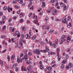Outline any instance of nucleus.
Masks as SVG:
<instances>
[{"mask_svg": "<svg viewBox=\"0 0 73 73\" xmlns=\"http://www.w3.org/2000/svg\"><path fill=\"white\" fill-rule=\"evenodd\" d=\"M56 50L57 52H59L60 51V48H57Z\"/></svg>", "mask_w": 73, "mask_h": 73, "instance_id": "obj_38", "label": "nucleus"}, {"mask_svg": "<svg viewBox=\"0 0 73 73\" xmlns=\"http://www.w3.org/2000/svg\"><path fill=\"white\" fill-rule=\"evenodd\" d=\"M26 64H29H29H31V61L29 60L26 61Z\"/></svg>", "mask_w": 73, "mask_h": 73, "instance_id": "obj_20", "label": "nucleus"}, {"mask_svg": "<svg viewBox=\"0 0 73 73\" xmlns=\"http://www.w3.org/2000/svg\"><path fill=\"white\" fill-rule=\"evenodd\" d=\"M60 5L62 7H63L64 6V4H63V3H62V2H61L60 3Z\"/></svg>", "mask_w": 73, "mask_h": 73, "instance_id": "obj_37", "label": "nucleus"}, {"mask_svg": "<svg viewBox=\"0 0 73 73\" xmlns=\"http://www.w3.org/2000/svg\"><path fill=\"white\" fill-rule=\"evenodd\" d=\"M45 26L44 25H43L42 26V29H44V27H45Z\"/></svg>", "mask_w": 73, "mask_h": 73, "instance_id": "obj_63", "label": "nucleus"}, {"mask_svg": "<svg viewBox=\"0 0 73 73\" xmlns=\"http://www.w3.org/2000/svg\"><path fill=\"white\" fill-rule=\"evenodd\" d=\"M43 51L44 53H46L47 52H49V48H48V47H46V50H44Z\"/></svg>", "mask_w": 73, "mask_h": 73, "instance_id": "obj_5", "label": "nucleus"}, {"mask_svg": "<svg viewBox=\"0 0 73 73\" xmlns=\"http://www.w3.org/2000/svg\"><path fill=\"white\" fill-rule=\"evenodd\" d=\"M27 71H28V72H29L30 71V67H28Z\"/></svg>", "mask_w": 73, "mask_h": 73, "instance_id": "obj_32", "label": "nucleus"}, {"mask_svg": "<svg viewBox=\"0 0 73 73\" xmlns=\"http://www.w3.org/2000/svg\"><path fill=\"white\" fill-rule=\"evenodd\" d=\"M31 37L30 36V35H28V39L29 38V39H31Z\"/></svg>", "mask_w": 73, "mask_h": 73, "instance_id": "obj_53", "label": "nucleus"}, {"mask_svg": "<svg viewBox=\"0 0 73 73\" xmlns=\"http://www.w3.org/2000/svg\"><path fill=\"white\" fill-rule=\"evenodd\" d=\"M49 44H50V45H52V46L56 48L57 47V46L56 45V44L55 43H54L52 44V42H49L48 43Z\"/></svg>", "mask_w": 73, "mask_h": 73, "instance_id": "obj_4", "label": "nucleus"}, {"mask_svg": "<svg viewBox=\"0 0 73 73\" xmlns=\"http://www.w3.org/2000/svg\"><path fill=\"white\" fill-rule=\"evenodd\" d=\"M28 54L29 56H31L32 53H31V52H29L28 53Z\"/></svg>", "mask_w": 73, "mask_h": 73, "instance_id": "obj_48", "label": "nucleus"}, {"mask_svg": "<svg viewBox=\"0 0 73 73\" xmlns=\"http://www.w3.org/2000/svg\"><path fill=\"white\" fill-rule=\"evenodd\" d=\"M40 44L41 45H43L44 44V42L43 41L41 42L40 43Z\"/></svg>", "mask_w": 73, "mask_h": 73, "instance_id": "obj_30", "label": "nucleus"}, {"mask_svg": "<svg viewBox=\"0 0 73 73\" xmlns=\"http://www.w3.org/2000/svg\"><path fill=\"white\" fill-rule=\"evenodd\" d=\"M16 70H17V71H18V70H19V68L17 67L16 68Z\"/></svg>", "mask_w": 73, "mask_h": 73, "instance_id": "obj_64", "label": "nucleus"}, {"mask_svg": "<svg viewBox=\"0 0 73 73\" xmlns=\"http://www.w3.org/2000/svg\"><path fill=\"white\" fill-rule=\"evenodd\" d=\"M61 68L62 69H64V65L63 64H62L61 66Z\"/></svg>", "mask_w": 73, "mask_h": 73, "instance_id": "obj_28", "label": "nucleus"}, {"mask_svg": "<svg viewBox=\"0 0 73 73\" xmlns=\"http://www.w3.org/2000/svg\"><path fill=\"white\" fill-rule=\"evenodd\" d=\"M33 8H34V7L33 6H32L31 7H31H30V9H33Z\"/></svg>", "mask_w": 73, "mask_h": 73, "instance_id": "obj_60", "label": "nucleus"}, {"mask_svg": "<svg viewBox=\"0 0 73 73\" xmlns=\"http://www.w3.org/2000/svg\"><path fill=\"white\" fill-rule=\"evenodd\" d=\"M65 38H66V36L65 35H63L62 36L61 42L60 43V44H62L63 43V42H64V41L65 40Z\"/></svg>", "mask_w": 73, "mask_h": 73, "instance_id": "obj_2", "label": "nucleus"}, {"mask_svg": "<svg viewBox=\"0 0 73 73\" xmlns=\"http://www.w3.org/2000/svg\"><path fill=\"white\" fill-rule=\"evenodd\" d=\"M36 53L38 55L40 54V51L38 49H36Z\"/></svg>", "mask_w": 73, "mask_h": 73, "instance_id": "obj_7", "label": "nucleus"}, {"mask_svg": "<svg viewBox=\"0 0 73 73\" xmlns=\"http://www.w3.org/2000/svg\"><path fill=\"white\" fill-rule=\"evenodd\" d=\"M66 61L67 60L66 59L64 60L62 62V64H65V62H66Z\"/></svg>", "mask_w": 73, "mask_h": 73, "instance_id": "obj_23", "label": "nucleus"}, {"mask_svg": "<svg viewBox=\"0 0 73 73\" xmlns=\"http://www.w3.org/2000/svg\"><path fill=\"white\" fill-rule=\"evenodd\" d=\"M19 31H16V33H15V34H16V35H18V34H19Z\"/></svg>", "mask_w": 73, "mask_h": 73, "instance_id": "obj_42", "label": "nucleus"}, {"mask_svg": "<svg viewBox=\"0 0 73 73\" xmlns=\"http://www.w3.org/2000/svg\"><path fill=\"white\" fill-rule=\"evenodd\" d=\"M70 40H71V38H70L69 36H68V38H67L68 42H69V41H70Z\"/></svg>", "mask_w": 73, "mask_h": 73, "instance_id": "obj_17", "label": "nucleus"}, {"mask_svg": "<svg viewBox=\"0 0 73 73\" xmlns=\"http://www.w3.org/2000/svg\"><path fill=\"white\" fill-rule=\"evenodd\" d=\"M68 65H69V66H68L67 67H66L67 69H69V68H72V66H73V65L72 64L70 63H69Z\"/></svg>", "mask_w": 73, "mask_h": 73, "instance_id": "obj_6", "label": "nucleus"}, {"mask_svg": "<svg viewBox=\"0 0 73 73\" xmlns=\"http://www.w3.org/2000/svg\"><path fill=\"white\" fill-rule=\"evenodd\" d=\"M47 69H48V70H50L51 69H52V67L51 66H49L48 67H47Z\"/></svg>", "mask_w": 73, "mask_h": 73, "instance_id": "obj_22", "label": "nucleus"}, {"mask_svg": "<svg viewBox=\"0 0 73 73\" xmlns=\"http://www.w3.org/2000/svg\"><path fill=\"white\" fill-rule=\"evenodd\" d=\"M66 6L65 5H64V10H66Z\"/></svg>", "mask_w": 73, "mask_h": 73, "instance_id": "obj_26", "label": "nucleus"}, {"mask_svg": "<svg viewBox=\"0 0 73 73\" xmlns=\"http://www.w3.org/2000/svg\"><path fill=\"white\" fill-rule=\"evenodd\" d=\"M43 65H42V64H41L40 65V69H42V68H43Z\"/></svg>", "mask_w": 73, "mask_h": 73, "instance_id": "obj_40", "label": "nucleus"}, {"mask_svg": "<svg viewBox=\"0 0 73 73\" xmlns=\"http://www.w3.org/2000/svg\"><path fill=\"white\" fill-rule=\"evenodd\" d=\"M21 23H23L24 21V19H20Z\"/></svg>", "mask_w": 73, "mask_h": 73, "instance_id": "obj_44", "label": "nucleus"}, {"mask_svg": "<svg viewBox=\"0 0 73 73\" xmlns=\"http://www.w3.org/2000/svg\"><path fill=\"white\" fill-rule=\"evenodd\" d=\"M0 64H1V65H3V62L2 61H1L0 62Z\"/></svg>", "mask_w": 73, "mask_h": 73, "instance_id": "obj_46", "label": "nucleus"}, {"mask_svg": "<svg viewBox=\"0 0 73 73\" xmlns=\"http://www.w3.org/2000/svg\"><path fill=\"white\" fill-rule=\"evenodd\" d=\"M19 16L20 17H22L23 15L22 14H20Z\"/></svg>", "mask_w": 73, "mask_h": 73, "instance_id": "obj_59", "label": "nucleus"}, {"mask_svg": "<svg viewBox=\"0 0 73 73\" xmlns=\"http://www.w3.org/2000/svg\"><path fill=\"white\" fill-rule=\"evenodd\" d=\"M17 61L18 63H20V62H22L23 60H22V59H21L19 58V57L18 56L17 58Z\"/></svg>", "mask_w": 73, "mask_h": 73, "instance_id": "obj_3", "label": "nucleus"}, {"mask_svg": "<svg viewBox=\"0 0 73 73\" xmlns=\"http://www.w3.org/2000/svg\"><path fill=\"white\" fill-rule=\"evenodd\" d=\"M17 36L18 37H20V33H19L18 34H17Z\"/></svg>", "mask_w": 73, "mask_h": 73, "instance_id": "obj_45", "label": "nucleus"}, {"mask_svg": "<svg viewBox=\"0 0 73 73\" xmlns=\"http://www.w3.org/2000/svg\"><path fill=\"white\" fill-rule=\"evenodd\" d=\"M58 39L57 38L55 40V43L56 44H57L58 43Z\"/></svg>", "mask_w": 73, "mask_h": 73, "instance_id": "obj_27", "label": "nucleus"}, {"mask_svg": "<svg viewBox=\"0 0 73 73\" xmlns=\"http://www.w3.org/2000/svg\"><path fill=\"white\" fill-rule=\"evenodd\" d=\"M70 27H72V25H71V23L70 22L68 25H67V27L68 28H70Z\"/></svg>", "mask_w": 73, "mask_h": 73, "instance_id": "obj_19", "label": "nucleus"}, {"mask_svg": "<svg viewBox=\"0 0 73 73\" xmlns=\"http://www.w3.org/2000/svg\"><path fill=\"white\" fill-rule=\"evenodd\" d=\"M57 8L58 9H60V6H58L57 7Z\"/></svg>", "mask_w": 73, "mask_h": 73, "instance_id": "obj_56", "label": "nucleus"}, {"mask_svg": "<svg viewBox=\"0 0 73 73\" xmlns=\"http://www.w3.org/2000/svg\"><path fill=\"white\" fill-rule=\"evenodd\" d=\"M31 4H29L28 7V8H30V7H31Z\"/></svg>", "mask_w": 73, "mask_h": 73, "instance_id": "obj_51", "label": "nucleus"}, {"mask_svg": "<svg viewBox=\"0 0 73 73\" xmlns=\"http://www.w3.org/2000/svg\"><path fill=\"white\" fill-rule=\"evenodd\" d=\"M17 18V17L16 16H15L13 18V19H14V20H15V19H16V18Z\"/></svg>", "mask_w": 73, "mask_h": 73, "instance_id": "obj_54", "label": "nucleus"}, {"mask_svg": "<svg viewBox=\"0 0 73 73\" xmlns=\"http://www.w3.org/2000/svg\"><path fill=\"white\" fill-rule=\"evenodd\" d=\"M66 18H63L62 23H66Z\"/></svg>", "mask_w": 73, "mask_h": 73, "instance_id": "obj_9", "label": "nucleus"}, {"mask_svg": "<svg viewBox=\"0 0 73 73\" xmlns=\"http://www.w3.org/2000/svg\"><path fill=\"white\" fill-rule=\"evenodd\" d=\"M3 15V12H0V16H2Z\"/></svg>", "mask_w": 73, "mask_h": 73, "instance_id": "obj_62", "label": "nucleus"}, {"mask_svg": "<svg viewBox=\"0 0 73 73\" xmlns=\"http://www.w3.org/2000/svg\"><path fill=\"white\" fill-rule=\"evenodd\" d=\"M6 50H7L6 49H5V50H3L2 51V53H4L5 52H6Z\"/></svg>", "mask_w": 73, "mask_h": 73, "instance_id": "obj_52", "label": "nucleus"}, {"mask_svg": "<svg viewBox=\"0 0 73 73\" xmlns=\"http://www.w3.org/2000/svg\"><path fill=\"white\" fill-rule=\"evenodd\" d=\"M14 58H15V56L13 55H12L11 57V59L12 60L14 59Z\"/></svg>", "mask_w": 73, "mask_h": 73, "instance_id": "obj_41", "label": "nucleus"}, {"mask_svg": "<svg viewBox=\"0 0 73 73\" xmlns=\"http://www.w3.org/2000/svg\"><path fill=\"white\" fill-rule=\"evenodd\" d=\"M23 52H24L25 53V55L24 56V57L25 61H27L28 59V54L27 52H28V50H25V49H23Z\"/></svg>", "mask_w": 73, "mask_h": 73, "instance_id": "obj_1", "label": "nucleus"}, {"mask_svg": "<svg viewBox=\"0 0 73 73\" xmlns=\"http://www.w3.org/2000/svg\"><path fill=\"white\" fill-rule=\"evenodd\" d=\"M15 29L14 27H13L12 28V29L11 31V32L13 34V33H14V31H15Z\"/></svg>", "mask_w": 73, "mask_h": 73, "instance_id": "obj_15", "label": "nucleus"}, {"mask_svg": "<svg viewBox=\"0 0 73 73\" xmlns=\"http://www.w3.org/2000/svg\"><path fill=\"white\" fill-rule=\"evenodd\" d=\"M18 1L19 3L21 4H22L23 3V0H19Z\"/></svg>", "mask_w": 73, "mask_h": 73, "instance_id": "obj_10", "label": "nucleus"}, {"mask_svg": "<svg viewBox=\"0 0 73 73\" xmlns=\"http://www.w3.org/2000/svg\"><path fill=\"white\" fill-rule=\"evenodd\" d=\"M36 38V36H34L32 38H31V39L32 40H35Z\"/></svg>", "mask_w": 73, "mask_h": 73, "instance_id": "obj_18", "label": "nucleus"}, {"mask_svg": "<svg viewBox=\"0 0 73 73\" xmlns=\"http://www.w3.org/2000/svg\"><path fill=\"white\" fill-rule=\"evenodd\" d=\"M21 70L22 71H23V70H24V71H25V70H26V68H25V67H24V66H22L21 67Z\"/></svg>", "mask_w": 73, "mask_h": 73, "instance_id": "obj_13", "label": "nucleus"}, {"mask_svg": "<svg viewBox=\"0 0 73 73\" xmlns=\"http://www.w3.org/2000/svg\"><path fill=\"white\" fill-rule=\"evenodd\" d=\"M63 1H64V3H67V0H63Z\"/></svg>", "mask_w": 73, "mask_h": 73, "instance_id": "obj_50", "label": "nucleus"}, {"mask_svg": "<svg viewBox=\"0 0 73 73\" xmlns=\"http://www.w3.org/2000/svg\"><path fill=\"white\" fill-rule=\"evenodd\" d=\"M45 40L46 41V43H47V44H48V40L46 38Z\"/></svg>", "mask_w": 73, "mask_h": 73, "instance_id": "obj_55", "label": "nucleus"}, {"mask_svg": "<svg viewBox=\"0 0 73 73\" xmlns=\"http://www.w3.org/2000/svg\"><path fill=\"white\" fill-rule=\"evenodd\" d=\"M58 61H60V60H61V56H58Z\"/></svg>", "mask_w": 73, "mask_h": 73, "instance_id": "obj_25", "label": "nucleus"}, {"mask_svg": "<svg viewBox=\"0 0 73 73\" xmlns=\"http://www.w3.org/2000/svg\"><path fill=\"white\" fill-rule=\"evenodd\" d=\"M21 28L23 29L24 31H26V27L25 26H23L21 27Z\"/></svg>", "mask_w": 73, "mask_h": 73, "instance_id": "obj_12", "label": "nucleus"}, {"mask_svg": "<svg viewBox=\"0 0 73 73\" xmlns=\"http://www.w3.org/2000/svg\"><path fill=\"white\" fill-rule=\"evenodd\" d=\"M69 58V56L68 55H66V59H68V58Z\"/></svg>", "mask_w": 73, "mask_h": 73, "instance_id": "obj_49", "label": "nucleus"}, {"mask_svg": "<svg viewBox=\"0 0 73 73\" xmlns=\"http://www.w3.org/2000/svg\"><path fill=\"white\" fill-rule=\"evenodd\" d=\"M7 7L6 6H5L4 7H3V10L4 11H6V10H7Z\"/></svg>", "mask_w": 73, "mask_h": 73, "instance_id": "obj_34", "label": "nucleus"}, {"mask_svg": "<svg viewBox=\"0 0 73 73\" xmlns=\"http://www.w3.org/2000/svg\"><path fill=\"white\" fill-rule=\"evenodd\" d=\"M50 11H51V9L50 8H48V10H47L46 11L47 13H50Z\"/></svg>", "mask_w": 73, "mask_h": 73, "instance_id": "obj_11", "label": "nucleus"}, {"mask_svg": "<svg viewBox=\"0 0 73 73\" xmlns=\"http://www.w3.org/2000/svg\"><path fill=\"white\" fill-rule=\"evenodd\" d=\"M54 1H55V0H52L51 1V3H54Z\"/></svg>", "mask_w": 73, "mask_h": 73, "instance_id": "obj_43", "label": "nucleus"}, {"mask_svg": "<svg viewBox=\"0 0 73 73\" xmlns=\"http://www.w3.org/2000/svg\"><path fill=\"white\" fill-rule=\"evenodd\" d=\"M57 11L56 10H54L53 11V15H54L56 14V13H57Z\"/></svg>", "mask_w": 73, "mask_h": 73, "instance_id": "obj_16", "label": "nucleus"}, {"mask_svg": "<svg viewBox=\"0 0 73 73\" xmlns=\"http://www.w3.org/2000/svg\"><path fill=\"white\" fill-rule=\"evenodd\" d=\"M28 34H27L25 35V38L27 39H28Z\"/></svg>", "mask_w": 73, "mask_h": 73, "instance_id": "obj_47", "label": "nucleus"}, {"mask_svg": "<svg viewBox=\"0 0 73 73\" xmlns=\"http://www.w3.org/2000/svg\"><path fill=\"white\" fill-rule=\"evenodd\" d=\"M5 29H6V26L4 25L2 29L3 30H5Z\"/></svg>", "mask_w": 73, "mask_h": 73, "instance_id": "obj_29", "label": "nucleus"}, {"mask_svg": "<svg viewBox=\"0 0 73 73\" xmlns=\"http://www.w3.org/2000/svg\"><path fill=\"white\" fill-rule=\"evenodd\" d=\"M23 56H24V54H23V53H21V55H20V57L21 58V57H22Z\"/></svg>", "mask_w": 73, "mask_h": 73, "instance_id": "obj_35", "label": "nucleus"}, {"mask_svg": "<svg viewBox=\"0 0 73 73\" xmlns=\"http://www.w3.org/2000/svg\"><path fill=\"white\" fill-rule=\"evenodd\" d=\"M6 19V17L5 16H3L2 17V21H4V20Z\"/></svg>", "mask_w": 73, "mask_h": 73, "instance_id": "obj_24", "label": "nucleus"}, {"mask_svg": "<svg viewBox=\"0 0 73 73\" xmlns=\"http://www.w3.org/2000/svg\"><path fill=\"white\" fill-rule=\"evenodd\" d=\"M33 22L35 24H36L37 23V22L35 20H34L33 21Z\"/></svg>", "mask_w": 73, "mask_h": 73, "instance_id": "obj_58", "label": "nucleus"}, {"mask_svg": "<svg viewBox=\"0 0 73 73\" xmlns=\"http://www.w3.org/2000/svg\"><path fill=\"white\" fill-rule=\"evenodd\" d=\"M13 4H15V3H17V0H13Z\"/></svg>", "mask_w": 73, "mask_h": 73, "instance_id": "obj_21", "label": "nucleus"}, {"mask_svg": "<svg viewBox=\"0 0 73 73\" xmlns=\"http://www.w3.org/2000/svg\"><path fill=\"white\" fill-rule=\"evenodd\" d=\"M13 66L14 68H16V66L15 64L13 65Z\"/></svg>", "mask_w": 73, "mask_h": 73, "instance_id": "obj_57", "label": "nucleus"}, {"mask_svg": "<svg viewBox=\"0 0 73 73\" xmlns=\"http://www.w3.org/2000/svg\"><path fill=\"white\" fill-rule=\"evenodd\" d=\"M19 44L20 46H23V43L22 42V41H21V40H19Z\"/></svg>", "mask_w": 73, "mask_h": 73, "instance_id": "obj_14", "label": "nucleus"}, {"mask_svg": "<svg viewBox=\"0 0 73 73\" xmlns=\"http://www.w3.org/2000/svg\"><path fill=\"white\" fill-rule=\"evenodd\" d=\"M37 64V63L36 62H35L34 63V65H36Z\"/></svg>", "mask_w": 73, "mask_h": 73, "instance_id": "obj_61", "label": "nucleus"}, {"mask_svg": "<svg viewBox=\"0 0 73 73\" xmlns=\"http://www.w3.org/2000/svg\"><path fill=\"white\" fill-rule=\"evenodd\" d=\"M12 20V19L11 18H10V19L8 20V21L9 23H10L11 22V21Z\"/></svg>", "mask_w": 73, "mask_h": 73, "instance_id": "obj_36", "label": "nucleus"}, {"mask_svg": "<svg viewBox=\"0 0 73 73\" xmlns=\"http://www.w3.org/2000/svg\"><path fill=\"white\" fill-rule=\"evenodd\" d=\"M54 32V30H50V31H49V33H53Z\"/></svg>", "mask_w": 73, "mask_h": 73, "instance_id": "obj_39", "label": "nucleus"}, {"mask_svg": "<svg viewBox=\"0 0 73 73\" xmlns=\"http://www.w3.org/2000/svg\"><path fill=\"white\" fill-rule=\"evenodd\" d=\"M46 29H49V27L48 26H46L45 27Z\"/></svg>", "mask_w": 73, "mask_h": 73, "instance_id": "obj_33", "label": "nucleus"}, {"mask_svg": "<svg viewBox=\"0 0 73 73\" xmlns=\"http://www.w3.org/2000/svg\"><path fill=\"white\" fill-rule=\"evenodd\" d=\"M45 2H43L42 3V8H44L45 7Z\"/></svg>", "mask_w": 73, "mask_h": 73, "instance_id": "obj_8", "label": "nucleus"}, {"mask_svg": "<svg viewBox=\"0 0 73 73\" xmlns=\"http://www.w3.org/2000/svg\"><path fill=\"white\" fill-rule=\"evenodd\" d=\"M71 19V17H70L69 16H68V18H67V20H70Z\"/></svg>", "mask_w": 73, "mask_h": 73, "instance_id": "obj_31", "label": "nucleus"}]
</instances>
